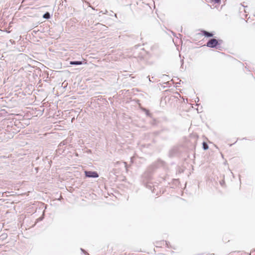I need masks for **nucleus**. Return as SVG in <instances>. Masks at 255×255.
Returning <instances> with one entry per match:
<instances>
[{"mask_svg": "<svg viewBox=\"0 0 255 255\" xmlns=\"http://www.w3.org/2000/svg\"><path fill=\"white\" fill-rule=\"evenodd\" d=\"M81 250L82 252H83L84 253L86 254V255H89V254H88L84 250H83V249H81Z\"/></svg>", "mask_w": 255, "mask_h": 255, "instance_id": "obj_10", "label": "nucleus"}, {"mask_svg": "<svg viewBox=\"0 0 255 255\" xmlns=\"http://www.w3.org/2000/svg\"><path fill=\"white\" fill-rule=\"evenodd\" d=\"M249 20V19H248L247 20V22H248Z\"/></svg>", "mask_w": 255, "mask_h": 255, "instance_id": "obj_20", "label": "nucleus"}, {"mask_svg": "<svg viewBox=\"0 0 255 255\" xmlns=\"http://www.w3.org/2000/svg\"><path fill=\"white\" fill-rule=\"evenodd\" d=\"M219 41V45L223 43V40L221 39H217Z\"/></svg>", "mask_w": 255, "mask_h": 255, "instance_id": "obj_11", "label": "nucleus"}, {"mask_svg": "<svg viewBox=\"0 0 255 255\" xmlns=\"http://www.w3.org/2000/svg\"><path fill=\"white\" fill-rule=\"evenodd\" d=\"M224 182V181H222V182H220V184L222 185V184H223Z\"/></svg>", "mask_w": 255, "mask_h": 255, "instance_id": "obj_16", "label": "nucleus"}, {"mask_svg": "<svg viewBox=\"0 0 255 255\" xmlns=\"http://www.w3.org/2000/svg\"><path fill=\"white\" fill-rule=\"evenodd\" d=\"M83 61H71L70 64L74 65H80L83 64Z\"/></svg>", "mask_w": 255, "mask_h": 255, "instance_id": "obj_5", "label": "nucleus"}, {"mask_svg": "<svg viewBox=\"0 0 255 255\" xmlns=\"http://www.w3.org/2000/svg\"><path fill=\"white\" fill-rule=\"evenodd\" d=\"M115 164L123 166L127 170H128L127 169V163L126 162L117 161L115 163Z\"/></svg>", "mask_w": 255, "mask_h": 255, "instance_id": "obj_6", "label": "nucleus"}, {"mask_svg": "<svg viewBox=\"0 0 255 255\" xmlns=\"http://www.w3.org/2000/svg\"><path fill=\"white\" fill-rule=\"evenodd\" d=\"M1 236H3V238L6 237V235H1Z\"/></svg>", "mask_w": 255, "mask_h": 255, "instance_id": "obj_14", "label": "nucleus"}, {"mask_svg": "<svg viewBox=\"0 0 255 255\" xmlns=\"http://www.w3.org/2000/svg\"><path fill=\"white\" fill-rule=\"evenodd\" d=\"M1 236H3V238L6 237V235H1Z\"/></svg>", "mask_w": 255, "mask_h": 255, "instance_id": "obj_15", "label": "nucleus"}, {"mask_svg": "<svg viewBox=\"0 0 255 255\" xmlns=\"http://www.w3.org/2000/svg\"><path fill=\"white\" fill-rule=\"evenodd\" d=\"M64 145L65 144V143L64 141H63V142H61L60 143V145Z\"/></svg>", "mask_w": 255, "mask_h": 255, "instance_id": "obj_12", "label": "nucleus"}, {"mask_svg": "<svg viewBox=\"0 0 255 255\" xmlns=\"http://www.w3.org/2000/svg\"><path fill=\"white\" fill-rule=\"evenodd\" d=\"M243 8L244 9V10L245 12H246V10L245 9V6L243 5Z\"/></svg>", "mask_w": 255, "mask_h": 255, "instance_id": "obj_13", "label": "nucleus"}, {"mask_svg": "<svg viewBox=\"0 0 255 255\" xmlns=\"http://www.w3.org/2000/svg\"><path fill=\"white\" fill-rule=\"evenodd\" d=\"M115 16L117 17V14H115Z\"/></svg>", "mask_w": 255, "mask_h": 255, "instance_id": "obj_19", "label": "nucleus"}, {"mask_svg": "<svg viewBox=\"0 0 255 255\" xmlns=\"http://www.w3.org/2000/svg\"><path fill=\"white\" fill-rule=\"evenodd\" d=\"M212 1L214 2L215 3H219L221 2V0H211Z\"/></svg>", "mask_w": 255, "mask_h": 255, "instance_id": "obj_9", "label": "nucleus"}, {"mask_svg": "<svg viewBox=\"0 0 255 255\" xmlns=\"http://www.w3.org/2000/svg\"><path fill=\"white\" fill-rule=\"evenodd\" d=\"M202 145H203V148L204 150H207L209 148V146L206 142H203L202 143Z\"/></svg>", "mask_w": 255, "mask_h": 255, "instance_id": "obj_8", "label": "nucleus"}, {"mask_svg": "<svg viewBox=\"0 0 255 255\" xmlns=\"http://www.w3.org/2000/svg\"><path fill=\"white\" fill-rule=\"evenodd\" d=\"M85 175L86 177L88 178H98L99 174L96 171H85Z\"/></svg>", "mask_w": 255, "mask_h": 255, "instance_id": "obj_3", "label": "nucleus"}, {"mask_svg": "<svg viewBox=\"0 0 255 255\" xmlns=\"http://www.w3.org/2000/svg\"><path fill=\"white\" fill-rule=\"evenodd\" d=\"M147 77H148V78H149V81L150 82H151V80H150V78L149 77V76H148Z\"/></svg>", "mask_w": 255, "mask_h": 255, "instance_id": "obj_18", "label": "nucleus"}, {"mask_svg": "<svg viewBox=\"0 0 255 255\" xmlns=\"http://www.w3.org/2000/svg\"><path fill=\"white\" fill-rule=\"evenodd\" d=\"M224 182V181H222V182H220V184L222 185V184H223Z\"/></svg>", "mask_w": 255, "mask_h": 255, "instance_id": "obj_17", "label": "nucleus"}, {"mask_svg": "<svg viewBox=\"0 0 255 255\" xmlns=\"http://www.w3.org/2000/svg\"><path fill=\"white\" fill-rule=\"evenodd\" d=\"M163 165V161L161 160H158L156 162L152 163L150 165L147 170L145 172L142 176L143 182H144L145 187L151 190L152 192H154V189L152 187L154 186L152 185V183L149 181L151 179V174L156 168Z\"/></svg>", "mask_w": 255, "mask_h": 255, "instance_id": "obj_1", "label": "nucleus"}, {"mask_svg": "<svg viewBox=\"0 0 255 255\" xmlns=\"http://www.w3.org/2000/svg\"><path fill=\"white\" fill-rule=\"evenodd\" d=\"M219 45V41L215 38L210 39L206 43V46L210 48H217Z\"/></svg>", "mask_w": 255, "mask_h": 255, "instance_id": "obj_2", "label": "nucleus"}, {"mask_svg": "<svg viewBox=\"0 0 255 255\" xmlns=\"http://www.w3.org/2000/svg\"><path fill=\"white\" fill-rule=\"evenodd\" d=\"M50 14L49 12H45L43 15V17L46 19H49L50 18Z\"/></svg>", "mask_w": 255, "mask_h": 255, "instance_id": "obj_7", "label": "nucleus"}, {"mask_svg": "<svg viewBox=\"0 0 255 255\" xmlns=\"http://www.w3.org/2000/svg\"><path fill=\"white\" fill-rule=\"evenodd\" d=\"M202 33L204 36L207 37H211L214 36V34L212 32H210L206 30H202Z\"/></svg>", "mask_w": 255, "mask_h": 255, "instance_id": "obj_4", "label": "nucleus"}]
</instances>
